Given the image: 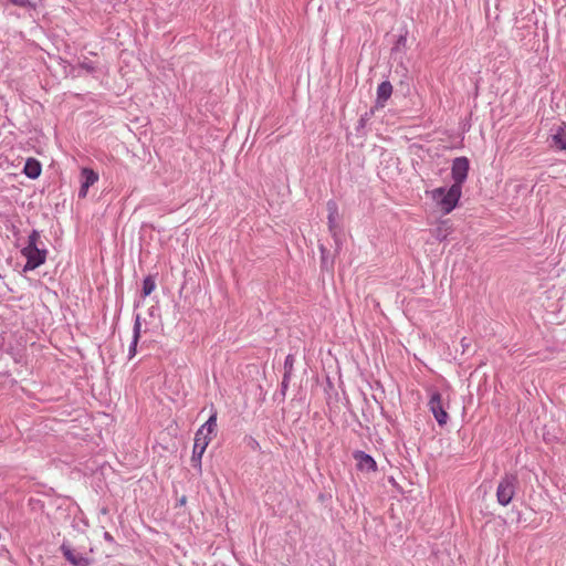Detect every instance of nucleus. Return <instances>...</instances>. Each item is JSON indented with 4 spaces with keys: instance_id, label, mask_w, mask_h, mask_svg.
<instances>
[{
    "instance_id": "obj_1",
    "label": "nucleus",
    "mask_w": 566,
    "mask_h": 566,
    "mask_svg": "<svg viewBox=\"0 0 566 566\" xmlns=\"http://www.w3.org/2000/svg\"><path fill=\"white\" fill-rule=\"evenodd\" d=\"M461 193L462 188L459 185H452L449 189L443 187L434 189L432 198L444 213H450L457 207Z\"/></svg>"
},
{
    "instance_id": "obj_2",
    "label": "nucleus",
    "mask_w": 566,
    "mask_h": 566,
    "mask_svg": "<svg viewBox=\"0 0 566 566\" xmlns=\"http://www.w3.org/2000/svg\"><path fill=\"white\" fill-rule=\"evenodd\" d=\"M517 485V478L514 474H505L499 482L496 499L499 504L506 506L511 503Z\"/></svg>"
},
{
    "instance_id": "obj_3",
    "label": "nucleus",
    "mask_w": 566,
    "mask_h": 566,
    "mask_svg": "<svg viewBox=\"0 0 566 566\" xmlns=\"http://www.w3.org/2000/svg\"><path fill=\"white\" fill-rule=\"evenodd\" d=\"M63 556L73 566H88L91 558L85 549L75 548L70 542H63L60 547Z\"/></svg>"
},
{
    "instance_id": "obj_4",
    "label": "nucleus",
    "mask_w": 566,
    "mask_h": 566,
    "mask_svg": "<svg viewBox=\"0 0 566 566\" xmlns=\"http://www.w3.org/2000/svg\"><path fill=\"white\" fill-rule=\"evenodd\" d=\"M22 255L27 259L23 271H33L45 262L46 250L40 248L24 247L21 250Z\"/></svg>"
},
{
    "instance_id": "obj_5",
    "label": "nucleus",
    "mask_w": 566,
    "mask_h": 566,
    "mask_svg": "<svg viewBox=\"0 0 566 566\" xmlns=\"http://www.w3.org/2000/svg\"><path fill=\"white\" fill-rule=\"evenodd\" d=\"M428 405L430 411L432 412L439 426L442 427L447 424L449 420V415L446 410V405L442 400L441 394L438 391H432Z\"/></svg>"
},
{
    "instance_id": "obj_6",
    "label": "nucleus",
    "mask_w": 566,
    "mask_h": 566,
    "mask_svg": "<svg viewBox=\"0 0 566 566\" xmlns=\"http://www.w3.org/2000/svg\"><path fill=\"white\" fill-rule=\"evenodd\" d=\"M469 172V160L467 157H458L452 163L451 175L454 180L453 185H459L462 188V184L465 181Z\"/></svg>"
},
{
    "instance_id": "obj_7",
    "label": "nucleus",
    "mask_w": 566,
    "mask_h": 566,
    "mask_svg": "<svg viewBox=\"0 0 566 566\" xmlns=\"http://www.w3.org/2000/svg\"><path fill=\"white\" fill-rule=\"evenodd\" d=\"M210 437H197L195 436L193 450L191 455V463L193 468L201 470V458L210 442Z\"/></svg>"
},
{
    "instance_id": "obj_8",
    "label": "nucleus",
    "mask_w": 566,
    "mask_h": 566,
    "mask_svg": "<svg viewBox=\"0 0 566 566\" xmlns=\"http://www.w3.org/2000/svg\"><path fill=\"white\" fill-rule=\"evenodd\" d=\"M81 178L82 184L78 191L80 198H85L88 191V188L93 186L98 180V175L90 169V168H83L81 171Z\"/></svg>"
},
{
    "instance_id": "obj_9",
    "label": "nucleus",
    "mask_w": 566,
    "mask_h": 566,
    "mask_svg": "<svg viewBox=\"0 0 566 566\" xmlns=\"http://www.w3.org/2000/svg\"><path fill=\"white\" fill-rule=\"evenodd\" d=\"M392 94V85L389 81L381 82L377 87V97L374 108L379 109L385 107L387 101Z\"/></svg>"
},
{
    "instance_id": "obj_10",
    "label": "nucleus",
    "mask_w": 566,
    "mask_h": 566,
    "mask_svg": "<svg viewBox=\"0 0 566 566\" xmlns=\"http://www.w3.org/2000/svg\"><path fill=\"white\" fill-rule=\"evenodd\" d=\"M354 458L357 461V467L359 470L367 472L376 471V461L369 454L365 453L364 451H357L355 452Z\"/></svg>"
},
{
    "instance_id": "obj_11",
    "label": "nucleus",
    "mask_w": 566,
    "mask_h": 566,
    "mask_svg": "<svg viewBox=\"0 0 566 566\" xmlns=\"http://www.w3.org/2000/svg\"><path fill=\"white\" fill-rule=\"evenodd\" d=\"M217 428V410L212 408L209 419L198 429L197 437H209Z\"/></svg>"
},
{
    "instance_id": "obj_12",
    "label": "nucleus",
    "mask_w": 566,
    "mask_h": 566,
    "mask_svg": "<svg viewBox=\"0 0 566 566\" xmlns=\"http://www.w3.org/2000/svg\"><path fill=\"white\" fill-rule=\"evenodd\" d=\"M41 171H42L41 164L36 159H34V158L27 159V161L24 164L23 172L29 178L36 179L41 175Z\"/></svg>"
},
{
    "instance_id": "obj_13",
    "label": "nucleus",
    "mask_w": 566,
    "mask_h": 566,
    "mask_svg": "<svg viewBox=\"0 0 566 566\" xmlns=\"http://www.w3.org/2000/svg\"><path fill=\"white\" fill-rule=\"evenodd\" d=\"M326 208H327V212H328V216H327L328 228H329L331 232H333L335 234L336 220L338 217L337 203L334 200H329V201H327Z\"/></svg>"
},
{
    "instance_id": "obj_14",
    "label": "nucleus",
    "mask_w": 566,
    "mask_h": 566,
    "mask_svg": "<svg viewBox=\"0 0 566 566\" xmlns=\"http://www.w3.org/2000/svg\"><path fill=\"white\" fill-rule=\"evenodd\" d=\"M553 145L559 150H566V134L562 126H559L557 132L553 135Z\"/></svg>"
},
{
    "instance_id": "obj_15",
    "label": "nucleus",
    "mask_w": 566,
    "mask_h": 566,
    "mask_svg": "<svg viewBox=\"0 0 566 566\" xmlns=\"http://www.w3.org/2000/svg\"><path fill=\"white\" fill-rule=\"evenodd\" d=\"M156 289V282L153 276H146L143 281V296L146 297L150 295Z\"/></svg>"
},
{
    "instance_id": "obj_16",
    "label": "nucleus",
    "mask_w": 566,
    "mask_h": 566,
    "mask_svg": "<svg viewBox=\"0 0 566 566\" xmlns=\"http://www.w3.org/2000/svg\"><path fill=\"white\" fill-rule=\"evenodd\" d=\"M319 250H321V253H322V268L325 269V270L332 269L333 268V262L328 261L327 250L323 245H321Z\"/></svg>"
},
{
    "instance_id": "obj_17",
    "label": "nucleus",
    "mask_w": 566,
    "mask_h": 566,
    "mask_svg": "<svg viewBox=\"0 0 566 566\" xmlns=\"http://www.w3.org/2000/svg\"><path fill=\"white\" fill-rule=\"evenodd\" d=\"M40 240V233L38 230H33L30 235H29V239H28V244L27 247H31V248H39L38 247V241Z\"/></svg>"
},
{
    "instance_id": "obj_18",
    "label": "nucleus",
    "mask_w": 566,
    "mask_h": 566,
    "mask_svg": "<svg viewBox=\"0 0 566 566\" xmlns=\"http://www.w3.org/2000/svg\"><path fill=\"white\" fill-rule=\"evenodd\" d=\"M140 329H142L140 316L137 315L135 318L134 327H133V339L139 340Z\"/></svg>"
},
{
    "instance_id": "obj_19",
    "label": "nucleus",
    "mask_w": 566,
    "mask_h": 566,
    "mask_svg": "<svg viewBox=\"0 0 566 566\" xmlns=\"http://www.w3.org/2000/svg\"><path fill=\"white\" fill-rule=\"evenodd\" d=\"M293 364H294V356L287 355L285 358V361H284V370H285L284 374L291 375V371L293 369Z\"/></svg>"
},
{
    "instance_id": "obj_20",
    "label": "nucleus",
    "mask_w": 566,
    "mask_h": 566,
    "mask_svg": "<svg viewBox=\"0 0 566 566\" xmlns=\"http://www.w3.org/2000/svg\"><path fill=\"white\" fill-rule=\"evenodd\" d=\"M12 4L21 8H34L35 6L30 0H9Z\"/></svg>"
},
{
    "instance_id": "obj_21",
    "label": "nucleus",
    "mask_w": 566,
    "mask_h": 566,
    "mask_svg": "<svg viewBox=\"0 0 566 566\" xmlns=\"http://www.w3.org/2000/svg\"><path fill=\"white\" fill-rule=\"evenodd\" d=\"M247 444H248V447H250L252 450H259V449H260V444H259V442H258L253 437H248V438H247Z\"/></svg>"
},
{
    "instance_id": "obj_22",
    "label": "nucleus",
    "mask_w": 566,
    "mask_h": 566,
    "mask_svg": "<svg viewBox=\"0 0 566 566\" xmlns=\"http://www.w3.org/2000/svg\"><path fill=\"white\" fill-rule=\"evenodd\" d=\"M138 340L133 339L129 345V358H133L136 355V348H137Z\"/></svg>"
},
{
    "instance_id": "obj_23",
    "label": "nucleus",
    "mask_w": 566,
    "mask_h": 566,
    "mask_svg": "<svg viewBox=\"0 0 566 566\" xmlns=\"http://www.w3.org/2000/svg\"><path fill=\"white\" fill-rule=\"evenodd\" d=\"M374 107L370 109L369 113H365L361 118H360V124L364 125L369 118L370 116L374 114Z\"/></svg>"
},
{
    "instance_id": "obj_24",
    "label": "nucleus",
    "mask_w": 566,
    "mask_h": 566,
    "mask_svg": "<svg viewBox=\"0 0 566 566\" xmlns=\"http://www.w3.org/2000/svg\"><path fill=\"white\" fill-rule=\"evenodd\" d=\"M289 380H290V375L289 374H284L283 380H282V390L283 391L287 388Z\"/></svg>"
},
{
    "instance_id": "obj_25",
    "label": "nucleus",
    "mask_w": 566,
    "mask_h": 566,
    "mask_svg": "<svg viewBox=\"0 0 566 566\" xmlns=\"http://www.w3.org/2000/svg\"><path fill=\"white\" fill-rule=\"evenodd\" d=\"M82 67L85 69L87 72L94 71V67L90 63H82Z\"/></svg>"
},
{
    "instance_id": "obj_26",
    "label": "nucleus",
    "mask_w": 566,
    "mask_h": 566,
    "mask_svg": "<svg viewBox=\"0 0 566 566\" xmlns=\"http://www.w3.org/2000/svg\"><path fill=\"white\" fill-rule=\"evenodd\" d=\"M104 538H105L107 542H113V541H114L113 536H112L108 532H105V533H104Z\"/></svg>"
},
{
    "instance_id": "obj_27",
    "label": "nucleus",
    "mask_w": 566,
    "mask_h": 566,
    "mask_svg": "<svg viewBox=\"0 0 566 566\" xmlns=\"http://www.w3.org/2000/svg\"><path fill=\"white\" fill-rule=\"evenodd\" d=\"M437 238H438V239H440V240H442V239H446V235H443V233H438V234H437Z\"/></svg>"
},
{
    "instance_id": "obj_28",
    "label": "nucleus",
    "mask_w": 566,
    "mask_h": 566,
    "mask_svg": "<svg viewBox=\"0 0 566 566\" xmlns=\"http://www.w3.org/2000/svg\"><path fill=\"white\" fill-rule=\"evenodd\" d=\"M437 238H438V239H440V240H442V239H446V235H443V233H438V234H437Z\"/></svg>"
}]
</instances>
